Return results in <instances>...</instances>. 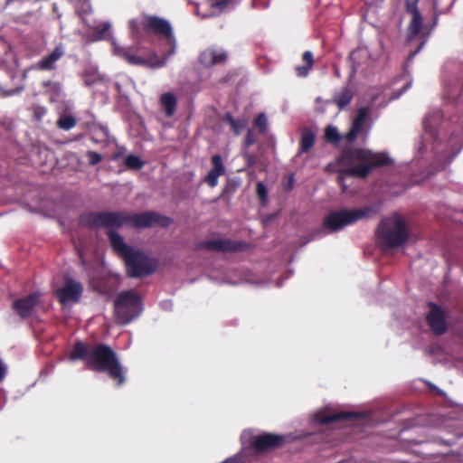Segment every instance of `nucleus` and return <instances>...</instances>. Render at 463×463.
Wrapping results in <instances>:
<instances>
[{"label":"nucleus","instance_id":"f257e3e1","mask_svg":"<svg viewBox=\"0 0 463 463\" xmlns=\"http://www.w3.org/2000/svg\"><path fill=\"white\" fill-rule=\"evenodd\" d=\"M144 27L165 40V45L169 47L163 57L156 52H148L139 43L132 46H121L115 39L111 40L113 54L123 59L132 65L160 68L165 65L168 58L175 53L176 40L173 33L172 26L167 20L157 16L144 15Z\"/></svg>","mask_w":463,"mask_h":463},{"label":"nucleus","instance_id":"f03ea898","mask_svg":"<svg viewBox=\"0 0 463 463\" xmlns=\"http://www.w3.org/2000/svg\"><path fill=\"white\" fill-rule=\"evenodd\" d=\"M391 159L385 153H374L367 149H348L333 163L328 164L330 172L339 173V183L345 193L347 186L344 183L346 175L364 178L374 166L388 165Z\"/></svg>","mask_w":463,"mask_h":463},{"label":"nucleus","instance_id":"7ed1b4c3","mask_svg":"<svg viewBox=\"0 0 463 463\" xmlns=\"http://www.w3.org/2000/svg\"><path fill=\"white\" fill-rule=\"evenodd\" d=\"M69 358L71 361L84 359L90 367L108 373L112 379L118 381V385H121L125 382L117 354L108 345H98L90 349L86 345L79 342L73 346Z\"/></svg>","mask_w":463,"mask_h":463},{"label":"nucleus","instance_id":"20e7f679","mask_svg":"<svg viewBox=\"0 0 463 463\" xmlns=\"http://www.w3.org/2000/svg\"><path fill=\"white\" fill-rule=\"evenodd\" d=\"M89 222L97 228L105 227L109 232H115V228L130 226L135 228H146L154 224L167 226L170 220L154 212H146L136 214L126 213H98L89 216Z\"/></svg>","mask_w":463,"mask_h":463},{"label":"nucleus","instance_id":"39448f33","mask_svg":"<svg viewBox=\"0 0 463 463\" xmlns=\"http://www.w3.org/2000/svg\"><path fill=\"white\" fill-rule=\"evenodd\" d=\"M113 250L125 260L128 274L138 278L153 273L156 263L143 252L134 250L125 243L123 238L116 232H108Z\"/></svg>","mask_w":463,"mask_h":463},{"label":"nucleus","instance_id":"423d86ee","mask_svg":"<svg viewBox=\"0 0 463 463\" xmlns=\"http://www.w3.org/2000/svg\"><path fill=\"white\" fill-rule=\"evenodd\" d=\"M377 236L385 247L393 248L402 245L408 238L404 220L396 214L383 219L377 230Z\"/></svg>","mask_w":463,"mask_h":463},{"label":"nucleus","instance_id":"0eeeda50","mask_svg":"<svg viewBox=\"0 0 463 463\" xmlns=\"http://www.w3.org/2000/svg\"><path fill=\"white\" fill-rule=\"evenodd\" d=\"M114 311L118 323H130L143 311L140 297L132 290L118 293L114 300Z\"/></svg>","mask_w":463,"mask_h":463},{"label":"nucleus","instance_id":"6e6552de","mask_svg":"<svg viewBox=\"0 0 463 463\" xmlns=\"http://www.w3.org/2000/svg\"><path fill=\"white\" fill-rule=\"evenodd\" d=\"M374 213L372 207L341 209L332 212L324 220V225L329 232H338L345 227L367 218Z\"/></svg>","mask_w":463,"mask_h":463},{"label":"nucleus","instance_id":"1a4fd4ad","mask_svg":"<svg viewBox=\"0 0 463 463\" xmlns=\"http://www.w3.org/2000/svg\"><path fill=\"white\" fill-rule=\"evenodd\" d=\"M422 138L424 142L422 146H427V143L430 141L433 142L435 153L445 160L441 165L442 167L450 163L462 147V137H451L448 144L444 146L435 131L430 127L429 118H426L424 121V135Z\"/></svg>","mask_w":463,"mask_h":463},{"label":"nucleus","instance_id":"9d476101","mask_svg":"<svg viewBox=\"0 0 463 463\" xmlns=\"http://www.w3.org/2000/svg\"><path fill=\"white\" fill-rule=\"evenodd\" d=\"M411 18L408 26L407 40L410 43H419L417 49L410 54L407 63L412 61L414 56L423 48L431 29L423 24V17L419 10L410 13Z\"/></svg>","mask_w":463,"mask_h":463},{"label":"nucleus","instance_id":"9b49d317","mask_svg":"<svg viewBox=\"0 0 463 463\" xmlns=\"http://www.w3.org/2000/svg\"><path fill=\"white\" fill-rule=\"evenodd\" d=\"M370 109L367 107L360 108L357 111L356 117L354 119L352 128L346 135V139L350 142L354 141L360 136L367 137L370 128L371 121L369 119Z\"/></svg>","mask_w":463,"mask_h":463},{"label":"nucleus","instance_id":"f8f14e48","mask_svg":"<svg viewBox=\"0 0 463 463\" xmlns=\"http://www.w3.org/2000/svg\"><path fill=\"white\" fill-rule=\"evenodd\" d=\"M82 286L80 282L68 279L65 284L56 290V295L62 305L78 302L82 294Z\"/></svg>","mask_w":463,"mask_h":463},{"label":"nucleus","instance_id":"ddd939ff","mask_svg":"<svg viewBox=\"0 0 463 463\" xmlns=\"http://www.w3.org/2000/svg\"><path fill=\"white\" fill-rule=\"evenodd\" d=\"M227 59V53L224 50L218 47H210L204 50L200 55V62L205 67H212L215 64L222 63Z\"/></svg>","mask_w":463,"mask_h":463},{"label":"nucleus","instance_id":"4468645a","mask_svg":"<svg viewBox=\"0 0 463 463\" xmlns=\"http://www.w3.org/2000/svg\"><path fill=\"white\" fill-rule=\"evenodd\" d=\"M427 321L431 330L437 334L441 335L446 331V322L444 319L443 311L436 305L431 304L430 309L427 316Z\"/></svg>","mask_w":463,"mask_h":463},{"label":"nucleus","instance_id":"2eb2a0df","mask_svg":"<svg viewBox=\"0 0 463 463\" xmlns=\"http://www.w3.org/2000/svg\"><path fill=\"white\" fill-rule=\"evenodd\" d=\"M361 416L355 412L329 413L327 410L320 411L314 415L313 420L320 424H328L334 421L351 420Z\"/></svg>","mask_w":463,"mask_h":463},{"label":"nucleus","instance_id":"dca6fc26","mask_svg":"<svg viewBox=\"0 0 463 463\" xmlns=\"http://www.w3.org/2000/svg\"><path fill=\"white\" fill-rule=\"evenodd\" d=\"M39 298L40 295L38 293H33L25 298L15 301L13 307L22 317H26L32 314V311L38 303Z\"/></svg>","mask_w":463,"mask_h":463},{"label":"nucleus","instance_id":"f3484780","mask_svg":"<svg viewBox=\"0 0 463 463\" xmlns=\"http://www.w3.org/2000/svg\"><path fill=\"white\" fill-rule=\"evenodd\" d=\"M213 168L206 176V182L211 187H214L218 184L219 176L222 175L225 172V167L222 164V159L220 155H215L212 157Z\"/></svg>","mask_w":463,"mask_h":463},{"label":"nucleus","instance_id":"a211bd4d","mask_svg":"<svg viewBox=\"0 0 463 463\" xmlns=\"http://www.w3.org/2000/svg\"><path fill=\"white\" fill-rule=\"evenodd\" d=\"M64 54V49L62 45H58L55 49L47 56L43 57L36 65L40 70L50 71L54 69L55 62L59 61Z\"/></svg>","mask_w":463,"mask_h":463},{"label":"nucleus","instance_id":"6ab92c4d","mask_svg":"<svg viewBox=\"0 0 463 463\" xmlns=\"http://www.w3.org/2000/svg\"><path fill=\"white\" fill-rule=\"evenodd\" d=\"M204 246L209 250L216 251H233L241 249V243L224 239L207 241L204 242Z\"/></svg>","mask_w":463,"mask_h":463},{"label":"nucleus","instance_id":"aec40b11","mask_svg":"<svg viewBox=\"0 0 463 463\" xmlns=\"http://www.w3.org/2000/svg\"><path fill=\"white\" fill-rule=\"evenodd\" d=\"M161 104L168 117L174 115L176 107V99L172 93H165L160 99Z\"/></svg>","mask_w":463,"mask_h":463},{"label":"nucleus","instance_id":"412c9836","mask_svg":"<svg viewBox=\"0 0 463 463\" xmlns=\"http://www.w3.org/2000/svg\"><path fill=\"white\" fill-rule=\"evenodd\" d=\"M351 99L352 92L348 88H344L341 91L337 92L334 97L335 102L340 109L345 108L351 101Z\"/></svg>","mask_w":463,"mask_h":463},{"label":"nucleus","instance_id":"4be33fe9","mask_svg":"<svg viewBox=\"0 0 463 463\" xmlns=\"http://www.w3.org/2000/svg\"><path fill=\"white\" fill-rule=\"evenodd\" d=\"M13 58V52L10 46L4 41L0 40V62L6 63Z\"/></svg>","mask_w":463,"mask_h":463},{"label":"nucleus","instance_id":"5701e85b","mask_svg":"<svg viewBox=\"0 0 463 463\" xmlns=\"http://www.w3.org/2000/svg\"><path fill=\"white\" fill-rule=\"evenodd\" d=\"M314 142H315L314 134L311 131L305 132L301 137V142H300L301 149L303 151H307L308 149H310L313 146Z\"/></svg>","mask_w":463,"mask_h":463},{"label":"nucleus","instance_id":"b1692460","mask_svg":"<svg viewBox=\"0 0 463 463\" xmlns=\"http://www.w3.org/2000/svg\"><path fill=\"white\" fill-rule=\"evenodd\" d=\"M129 31L134 38H137L140 33L141 27H144L143 17L141 19H132L128 24Z\"/></svg>","mask_w":463,"mask_h":463},{"label":"nucleus","instance_id":"393cba45","mask_svg":"<svg viewBox=\"0 0 463 463\" xmlns=\"http://www.w3.org/2000/svg\"><path fill=\"white\" fill-rule=\"evenodd\" d=\"M125 164L128 168L140 169L143 166L142 160L134 155H129L126 157Z\"/></svg>","mask_w":463,"mask_h":463},{"label":"nucleus","instance_id":"a878e982","mask_svg":"<svg viewBox=\"0 0 463 463\" xmlns=\"http://www.w3.org/2000/svg\"><path fill=\"white\" fill-rule=\"evenodd\" d=\"M75 124L76 120L71 116L61 117L58 121L59 127L65 130L72 128L75 126Z\"/></svg>","mask_w":463,"mask_h":463},{"label":"nucleus","instance_id":"bb28decb","mask_svg":"<svg viewBox=\"0 0 463 463\" xmlns=\"http://www.w3.org/2000/svg\"><path fill=\"white\" fill-rule=\"evenodd\" d=\"M325 137L327 141L337 142L340 139L337 128L333 126H328L326 128Z\"/></svg>","mask_w":463,"mask_h":463},{"label":"nucleus","instance_id":"cd10ccee","mask_svg":"<svg viewBox=\"0 0 463 463\" xmlns=\"http://www.w3.org/2000/svg\"><path fill=\"white\" fill-rule=\"evenodd\" d=\"M111 24L108 22L104 23L101 28H96L94 32L93 41H99L105 38L106 33L110 29Z\"/></svg>","mask_w":463,"mask_h":463},{"label":"nucleus","instance_id":"c85d7f7f","mask_svg":"<svg viewBox=\"0 0 463 463\" xmlns=\"http://www.w3.org/2000/svg\"><path fill=\"white\" fill-rule=\"evenodd\" d=\"M257 194L261 204H265L268 201V189L262 182L257 184Z\"/></svg>","mask_w":463,"mask_h":463},{"label":"nucleus","instance_id":"c756f323","mask_svg":"<svg viewBox=\"0 0 463 463\" xmlns=\"http://www.w3.org/2000/svg\"><path fill=\"white\" fill-rule=\"evenodd\" d=\"M232 2V0H210V5L213 8L222 11L226 8Z\"/></svg>","mask_w":463,"mask_h":463},{"label":"nucleus","instance_id":"7c9ffc66","mask_svg":"<svg viewBox=\"0 0 463 463\" xmlns=\"http://www.w3.org/2000/svg\"><path fill=\"white\" fill-rule=\"evenodd\" d=\"M87 156L89 159V163L91 165H95L99 164V162H101V160H102L101 155L95 151H89L87 153Z\"/></svg>","mask_w":463,"mask_h":463},{"label":"nucleus","instance_id":"2f4dec72","mask_svg":"<svg viewBox=\"0 0 463 463\" xmlns=\"http://www.w3.org/2000/svg\"><path fill=\"white\" fill-rule=\"evenodd\" d=\"M99 74L97 70L93 69L91 72H86L85 82L88 85L93 84L97 80L99 79Z\"/></svg>","mask_w":463,"mask_h":463},{"label":"nucleus","instance_id":"473e14b6","mask_svg":"<svg viewBox=\"0 0 463 463\" xmlns=\"http://www.w3.org/2000/svg\"><path fill=\"white\" fill-rule=\"evenodd\" d=\"M229 121L236 134H239L241 130L245 127V122L241 120H234L232 118H229Z\"/></svg>","mask_w":463,"mask_h":463},{"label":"nucleus","instance_id":"72a5a7b5","mask_svg":"<svg viewBox=\"0 0 463 463\" xmlns=\"http://www.w3.org/2000/svg\"><path fill=\"white\" fill-rule=\"evenodd\" d=\"M23 90V88H15L8 90H5L0 87V97L5 98L19 94Z\"/></svg>","mask_w":463,"mask_h":463},{"label":"nucleus","instance_id":"f704fd0d","mask_svg":"<svg viewBox=\"0 0 463 463\" xmlns=\"http://www.w3.org/2000/svg\"><path fill=\"white\" fill-rule=\"evenodd\" d=\"M255 125L261 130L264 131L267 126V118L264 114H260L255 119Z\"/></svg>","mask_w":463,"mask_h":463},{"label":"nucleus","instance_id":"c9c22d12","mask_svg":"<svg viewBox=\"0 0 463 463\" xmlns=\"http://www.w3.org/2000/svg\"><path fill=\"white\" fill-rule=\"evenodd\" d=\"M418 3H419V0H405L407 12L411 13V12H414V10H419L418 6H417Z\"/></svg>","mask_w":463,"mask_h":463},{"label":"nucleus","instance_id":"e433bc0d","mask_svg":"<svg viewBox=\"0 0 463 463\" xmlns=\"http://www.w3.org/2000/svg\"><path fill=\"white\" fill-rule=\"evenodd\" d=\"M302 61L305 62L306 65L312 68L313 66V53L310 51H307L303 53Z\"/></svg>","mask_w":463,"mask_h":463},{"label":"nucleus","instance_id":"4c0bfd02","mask_svg":"<svg viewBox=\"0 0 463 463\" xmlns=\"http://www.w3.org/2000/svg\"><path fill=\"white\" fill-rule=\"evenodd\" d=\"M310 69L311 68L309 66H307V65L298 66L296 68V71H297L298 76H299V77H306V76H307Z\"/></svg>","mask_w":463,"mask_h":463},{"label":"nucleus","instance_id":"58836bf2","mask_svg":"<svg viewBox=\"0 0 463 463\" xmlns=\"http://www.w3.org/2000/svg\"><path fill=\"white\" fill-rule=\"evenodd\" d=\"M6 373H7V366L3 362V360L0 358V382H2L5 379Z\"/></svg>","mask_w":463,"mask_h":463},{"label":"nucleus","instance_id":"ea45409f","mask_svg":"<svg viewBox=\"0 0 463 463\" xmlns=\"http://www.w3.org/2000/svg\"><path fill=\"white\" fill-rule=\"evenodd\" d=\"M90 9H91V7H90L89 1L84 0V2L82 4V8L80 10L78 8V12L82 13V14H87L88 12L90 11Z\"/></svg>","mask_w":463,"mask_h":463},{"label":"nucleus","instance_id":"a19ab883","mask_svg":"<svg viewBox=\"0 0 463 463\" xmlns=\"http://www.w3.org/2000/svg\"><path fill=\"white\" fill-rule=\"evenodd\" d=\"M254 137H253V134L251 132V130H249L247 135H246V137H245V144L246 146H250L254 143Z\"/></svg>","mask_w":463,"mask_h":463},{"label":"nucleus","instance_id":"79ce46f5","mask_svg":"<svg viewBox=\"0 0 463 463\" xmlns=\"http://www.w3.org/2000/svg\"><path fill=\"white\" fill-rule=\"evenodd\" d=\"M161 307L165 310H170V309H172L173 304L170 300H166V301H163L161 303Z\"/></svg>","mask_w":463,"mask_h":463},{"label":"nucleus","instance_id":"37998d69","mask_svg":"<svg viewBox=\"0 0 463 463\" xmlns=\"http://www.w3.org/2000/svg\"><path fill=\"white\" fill-rule=\"evenodd\" d=\"M104 136H108V130L106 128L101 129Z\"/></svg>","mask_w":463,"mask_h":463},{"label":"nucleus","instance_id":"c03bdc74","mask_svg":"<svg viewBox=\"0 0 463 463\" xmlns=\"http://www.w3.org/2000/svg\"><path fill=\"white\" fill-rule=\"evenodd\" d=\"M401 94H402V92H400L398 95H395L393 98H394V99H397V98H399V97H400V95H401Z\"/></svg>","mask_w":463,"mask_h":463},{"label":"nucleus","instance_id":"a18cd8bd","mask_svg":"<svg viewBox=\"0 0 463 463\" xmlns=\"http://www.w3.org/2000/svg\"><path fill=\"white\" fill-rule=\"evenodd\" d=\"M213 14H203V17H208V16L213 15Z\"/></svg>","mask_w":463,"mask_h":463},{"label":"nucleus","instance_id":"49530a36","mask_svg":"<svg viewBox=\"0 0 463 463\" xmlns=\"http://www.w3.org/2000/svg\"><path fill=\"white\" fill-rule=\"evenodd\" d=\"M410 85H411V83H408V84L406 85V87H405L403 90H405V89L409 88V87H410Z\"/></svg>","mask_w":463,"mask_h":463}]
</instances>
